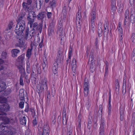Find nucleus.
Wrapping results in <instances>:
<instances>
[{
    "mask_svg": "<svg viewBox=\"0 0 135 135\" xmlns=\"http://www.w3.org/2000/svg\"><path fill=\"white\" fill-rule=\"evenodd\" d=\"M26 11L28 12V15L27 17V20L28 21V23H29L30 27L32 26V23L35 21V20L36 17V16L34 9H30Z\"/></svg>",
    "mask_w": 135,
    "mask_h": 135,
    "instance_id": "nucleus-1",
    "label": "nucleus"
},
{
    "mask_svg": "<svg viewBox=\"0 0 135 135\" xmlns=\"http://www.w3.org/2000/svg\"><path fill=\"white\" fill-rule=\"evenodd\" d=\"M25 22L22 21V23H17L15 28V32L18 36L24 34V32L25 29Z\"/></svg>",
    "mask_w": 135,
    "mask_h": 135,
    "instance_id": "nucleus-2",
    "label": "nucleus"
},
{
    "mask_svg": "<svg viewBox=\"0 0 135 135\" xmlns=\"http://www.w3.org/2000/svg\"><path fill=\"white\" fill-rule=\"evenodd\" d=\"M2 123L0 124V132H3L0 135H9L10 127L8 126L4 125Z\"/></svg>",
    "mask_w": 135,
    "mask_h": 135,
    "instance_id": "nucleus-3",
    "label": "nucleus"
},
{
    "mask_svg": "<svg viewBox=\"0 0 135 135\" xmlns=\"http://www.w3.org/2000/svg\"><path fill=\"white\" fill-rule=\"evenodd\" d=\"M84 93L85 97H87L88 95L90 88L89 81L86 78H85L84 81Z\"/></svg>",
    "mask_w": 135,
    "mask_h": 135,
    "instance_id": "nucleus-4",
    "label": "nucleus"
},
{
    "mask_svg": "<svg viewBox=\"0 0 135 135\" xmlns=\"http://www.w3.org/2000/svg\"><path fill=\"white\" fill-rule=\"evenodd\" d=\"M27 2H23L22 4V6L23 9L25 11H26L30 9H34L33 7L31 5L32 1V0H27Z\"/></svg>",
    "mask_w": 135,
    "mask_h": 135,
    "instance_id": "nucleus-5",
    "label": "nucleus"
},
{
    "mask_svg": "<svg viewBox=\"0 0 135 135\" xmlns=\"http://www.w3.org/2000/svg\"><path fill=\"white\" fill-rule=\"evenodd\" d=\"M4 102L3 101V102L2 103V104L0 106V110L3 113H3V112H8L9 111L10 109V106L9 104Z\"/></svg>",
    "mask_w": 135,
    "mask_h": 135,
    "instance_id": "nucleus-6",
    "label": "nucleus"
},
{
    "mask_svg": "<svg viewBox=\"0 0 135 135\" xmlns=\"http://www.w3.org/2000/svg\"><path fill=\"white\" fill-rule=\"evenodd\" d=\"M90 57L89 58V60H91V64L90 65V70H91V69L94 70V68L95 66V60H94V53L93 52L91 51L90 54Z\"/></svg>",
    "mask_w": 135,
    "mask_h": 135,
    "instance_id": "nucleus-7",
    "label": "nucleus"
},
{
    "mask_svg": "<svg viewBox=\"0 0 135 135\" xmlns=\"http://www.w3.org/2000/svg\"><path fill=\"white\" fill-rule=\"evenodd\" d=\"M49 127L47 124L44 126L43 130L39 131L38 133L39 135H49L50 130Z\"/></svg>",
    "mask_w": 135,
    "mask_h": 135,
    "instance_id": "nucleus-8",
    "label": "nucleus"
},
{
    "mask_svg": "<svg viewBox=\"0 0 135 135\" xmlns=\"http://www.w3.org/2000/svg\"><path fill=\"white\" fill-rule=\"evenodd\" d=\"M129 12L128 9L126 10L124 13V25L125 26L129 22L130 20Z\"/></svg>",
    "mask_w": 135,
    "mask_h": 135,
    "instance_id": "nucleus-9",
    "label": "nucleus"
},
{
    "mask_svg": "<svg viewBox=\"0 0 135 135\" xmlns=\"http://www.w3.org/2000/svg\"><path fill=\"white\" fill-rule=\"evenodd\" d=\"M62 50L60 49L58 52L57 59L55 60L58 61V62H61L62 61L64 56H63Z\"/></svg>",
    "mask_w": 135,
    "mask_h": 135,
    "instance_id": "nucleus-10",
    "label": "nucleus"
},
{
    "mask_svg": "<svg viewBox=\"0 0 135 135\" xmlns=\"http://www.w3.org/2000/svg\"><path fill=\"white\" fill-rule=\"evenodd\" d=\"M41 84L40 86L41 90L44 89L47 90V78L45 77L43 79L41 80Z\"/></svg>",
    "mask_w": 135,
    "mask_h": 135,
    "instance_id": "nucleus-11",
    "label": "nucleus"
},
{
    "mask_svg": "<svg viewBox=\"0 0 135 135\" xmlns=\"http://www.w3.org/2000/svg\"><path fill=\"white\" fill-rule=\"evenodd\" d=\"M104 30L103 34L104 36L106 35L107 36L109 32V24L108 21L106 20L105 21L104 24Z\"/></svg>",
    "mask_w": 135,
    "mask_h": 135,
    "instance_id": "nucleus-12",
    "label": "nucleus"
},
{
    "mask_svg": "<svg viewBox=\"0 0 135 135\" xmlns=\"http://www.w3.org/2000/svg\"><path fill=\"white\" fill-rule=\"evenodd\" d=\"M130 14V22L132 24H133L135 23V10L134 9H131Z\"/></svg>",
    "mask_w": 135,
    "mask_h": 135,
    "instance_id": "nucleus-13",
    "label": "nucleus"
},
{
    "mask_svg": "<svg viewBox=\"0 0 135 135\" xmlns=\"http://www.w3.org/2000/svg\"><path fill=\"white\" fill-rule=\"evenodd\" d=\"M0 120H2L3 122L1 123L4 125L8 124L10 121V119L6 116H0Z\"/></svg>",
    "mask_w": 135,
    "mask_h": 135,
    "instance_id": "nucleus-14",
    "label": "nucleus"
},
{
    "mask_svg": "<svg viewBox=\"0 0 135 135\" xmlns=\"http://www.w3.org/2000/svg\"><path fill=\"white\" fill-rule=\"evenodd\" d=\"M43 25L42 23H39L38 25L36 27L32 28V30L34 31L35 32H40L41 33L42 32Z\"/></svg>",
    "mask_w": 135,
    "mask_h": 135,
    "instance_id": "nucleus-15",
    "label": "nucleus"
},
{
    "mask_svg": "<svg viewBox=\"0 0 135 135\" xmlns=\"http://www.w3.org/2000/svg\"><path fill=\"white\" fill-rule=\"evenodd\" d=\"M92 117L91 116V113L90 112L88 116V119L87 128L89 129H90L92 126Z\"/></svg>",
    "mask_w": 135,
    "mask_h": 135,
    "instance_id": "nucleus-16",
    "label": "nucleus"
},
{
    "mask_svg": "<svg viewBox=\"0 0 135 135\" xmlns=\"http://www.w3.org/2000/svg\"><path fill=\"white\" fill-rule=\"evenodd\" d=\"M46 13L45 12H40L38 15L36 16V17L38 20H43L44 18L46 17Z\"/></svg>",
    "mask_w": 135,
    "mask_h": 135,
    "instance_id": "nucleus-17",
    "label": "nucleus"
},
{
    "mask_svg": "<svg viewBox=\"0 0 135 135\" xmlns=\"http://www.w3.org/2000/svg\"><path fill=\"white\" fill-rule=\"evenodd\" d=\"M13 25V22L11 21L9 22L8 27L7 28L5 31L6 33L8 34L11 33V28H12Z\"/></svg>",
    "mask_w": 135,
    "mask_h": 135,
    "instance_id": "nucleus-18",
    "label": "nucleus"
},
{
    "mask_svg": "<svg viewBox=\"0 0 135 135\" xmlns=\"http://www.w3.org/2000/svg\"><path fill=\"white\" fill-rule=\"evenodd\" d=\"M63 29V24L62 23H59L57 27V31L58 32L60 33L59 35L60 36L63 35V33L62 31Z\"/></svg>",
    "mask_w": 135,
    "mask_h": 135,
    "instance_id": "nucleus-19",
    "label": "nucleus"
},
{
    "mask_svg": "<svg viewBox=\"0 0 135 135\" xmlns=\"http://www.w3.org/2000/svg\"><path fill=\"white\" fill-rule=\"evenodd\" d=\"M25 54H23L19 56L17 59V61L20 63L22 64L24 62L25 58Z\"/></svg>",
    "mask_w": 135,
    "mask_h": 135,
    "instance_id": "nucleus-20",
    "label": "nucleus"
},
{
    "mask_svg": "<svg viewBox=\"0 0 135 135\" xmlns=\"http://www.w3.org/2000/svg\"><path fill=\"white\" fill-rule=\"evenodd\" d=\"M20 52V50L17 49H15L12 50L11 52L12 56L14 57H17L18 56V54Z\"/></svg>",
    "mask_w": 135,
    "mask_h": 135,
    "instance_id": "nucleus-21",
    "label": "nucleus"
},
{
    "mask_svg": "<svg viewBox=\"0 0 135 135\" xmlns=\"http://www.w3.org/2000/svg\"><path fill=\"white\" fill-rule=\"evenodd\" d=\"M6 88V85L5 82L1 81L0 82V93L4 91Z\"/></svg>",
    "mask_w": 135,
    "mask_h": 135,
    "instance_id": "nucleus-22",
    "label": "nucleus"
},
{
    "mask_svg": "<svg viewBox=\"0 0 135 135\" xmlns=\"http://www.w3.org/2000/svg\"><path fill=\"white\" fill-rule=\"evenodd\" d=\"M25 41L23 39L21 38L19 39V43H17L16 46L20 47H23L24 45Z\"/></svg>",
    "mask_w": 135,
    "mask_h": 135,
    "instance_id": "nucleus-23",
    "label": "nucleus"
},
{
    "mask_svg": "<svg viewBox=\"0 0 135 135\" xmlns=\"http://www.w3.org/2000/svg\"><path fill=\"white\" fill-rule=\"evenodd\" d=\"M31 49L29 48L28 49L26 54V56L28 58V59L29 60L31 57L32 55V50L33 49V46L31 45Z\"/></svg>",
    "mask_w": 135,
    "mask_h": 135,
    "instance_id": "nucleus-24",
    "label": "nucleus"
},
{
    "mask_svg": "<svg viewBox=\"0 0 135 135\" xmlns=\"http://www.w3.org/2000/svg\"><path fill=\"white\" fill-rule=\"evenodd\" d=\"M19 96L20 99L22 101H25L24 92L23 89H20L19 91Z\"/></svg>",
    "mask_w": 135,
    "mask_h": 135,
    "instance_id": "nucleus-25",
    "label": "nucleus"
},
{
    "mask_svg": "<svg viewBox=\"0 0 135 135\" xmlns=\"http://www.w3.org/2000/svg\"><path fill=\"white\" fill-rule=\"evenodd\" d=\"M81 11L79 8H78V11L76 14V20H78L80 21L82 20V17L81 14Z\"/></svg>",
    "mask_w": 135,
    "mask_h": 135,
    "instance_id": "nucleus-26",
    "label": "nucleus"
},
{
    "mask_svg": "<svg viewBox=\"0 0 135 135\" xmlns=\"http://www.w3.org/2000/svg\"><path fill=\"white\" fill-rule=\"evenodd\" d=\"M72 49L71 46H70L69 47V54H68V58L69 59L67 60V64H68V62L70 63V61L69 60V59H70L71 58V56L72 54Z\"/></svg>",
    "mask_w": 135,
    "mask_h": 135,
    "instance_id": "nucleus-27",
    "label": "nucleus"
},
{
    "mask_svg": "<svg viewBox=\"0 0 135 135\" xmlns=\"http://www.w3.org/2000/svg\"><path fill=\"white\" fill-rule=\"evenodd\" d=\"M17 68L19 69V72L21 75H23V74H25V69L22 65H19L17 66Z\"/></svg>",
    "mask_w": 135,
    "mask_h": 135,
    "instance_id": "nucleus-28",
    "label": "nucleus"
},
{
    "mask_svg": "<svg viewBox=\"0 0 135 135\" xmlns=\"http://www.w3.org/2000/svg\"><path fill=\"white\" fill-rule=\"evenodd\" d=\"M120 121H123L124 119V111L123 109L122 108L120 110Z\"/></svg>",
    "mask_w": 135,
    "mask_h": 135,
    "instance_id": "nucleus-29",
    "label": "nucleus"
},
{
    "mask_svg": "<svg viewBox=\"0 0 135 135\" xmlns=\"http://www.w3.org/2000/svg\"><path fill=\"white\" fill-rule=\"evenodd\" d=\"M20 121L21 124L24 125H26V119L25 117H20Z\"/></svg>",
    "mask_w": 135,
    "mask_h": 135,
    "instance_id": "nucleus-30",
    "label": "nucleus"
},
{
    "mask_svg": "<svg viewBox=\"0 0 135 135\" xmlns=\"http://www.w3.org/2000/svg\"><path fill=\"white\" fill-rule=\"evenodd\" d=\"M103 31L102 26L100 25V26H98V36L99 37H100L102 36Z\"/></svg>",
    "mask_w": 135,
    "mask_h": 135,
    "instance_id": "nucleus-31",
    "label": "nucleus"
},
{
    "mask_svg": "<svg viewBox=\"0 0 135 135\" xmlns=\"http://www.w3.org/2000/svg\"><path fill=\"white\" fill-rule=\"evenodd\" d=\"M49 5L50 7L53 8L56 7V1L55 0H50L49 3Z\"/></svg>",
    "mask_w": 135,
    "mask_h": 135,
    "instance_id": "nucleus-32",
    "label": "nucleus"
},
{
    "mask_svg": "<svg viewBox=\"0 0 135 135\" xmlns=\"http://www.w3.org/2000/svg\"><path fill=\"white\" fill-rule=\"evenodd\" d=\"M52 71L54 75L55 79L58 78V68L55 69V68H52Z\"/></svg>",
    "mask_w": 135,
    "mask_h": 135,
    "instance_id": "nucleus-33",
    "label": "nucleus"
},
{
    "mask_svg": "<svg viewBox=\"0 0 135 135\" xmlns=\"http://www.w3.org/2000/svg\"><path fill=\"white\" fill-rule=\"evenodd\" d=\"M105 124V121L104 119L102 118L100 120V127L99 128L104 129Z\"/></svg>",
    "mask_w": 135,
    "mask_h": 135,
    "instance_id": "nucleus-34",
    "label": "nucleus"
},
{
    "mask_svg": "<svg viewBox=\"0 0 135 135\" xmlns=\"http://www.w3.org/2000/svg\"><path fill=\"white\" fill-rule=\"evenodd\" d=\"M54 28L49 27L48 29L49 35L51 36L54 34Z\"/></svg>",
    "mask_w": 135,
    "mask_h": 135,
    "instance_id": "nucleus-35",
    "label": "nucleus"
},
{
    "mask_svg": "<svg viewBox=\"0 0 135 135\" xmlns=\"http://www.w3.org/2000/svg\"><path fill=\"white\" fill-rule=\"evenodd\" d=\"M111 13L112 14H114L115 13L116 9V5H111Z\"/></svg>",
    "mask_w": 135,
    "mask_h": 135,
    "instance_id": "nucleus-36",
    "label": "nucleus"
},
{
    "mask_svg": "<svg viewBox=\"0 0 135 135\" xmlns=\"http://www.w3.org/2000/svg\"><path fill=\"white\" fill-rule=\"evenodd\" d=\"M91 25L90 27H89V30H90L91 29L92 31L94 33L95 30V22H91Z\"/></svg>",
    "mask_w": 135,
    "mask_h": 135,
    "instance_id": "nucleus-37",
    "label": "nucleus"
},
{
    "mask_svg": "<svg viewBox=\"0 0 135 135\" xmlns=\"http://www.w3.org/2000/svg\"><path fill=\"white\" fill-rule=\"evenodd\" d=\"M23 18L24 17L21 16H20V15H19L17 17V19L16 20L17 23H22V21H25L24 20H23Z\"/></svg>",
    "mask_w": 135,
    "mask_h": 135,
    "instance_id": "nucleus-38",
    "label": "nucleus"
},
{
    "mask_svg": "<svg viewBox=\"0 0 135 135\" xmlns=\"http://www.w3.org/2000/svg\"><path fill=\"white\" fill-rule=\"evenodd\" d=\"M72 68H75V69L76 66V59L74 58H73L72 61Z\"/></svg>",
    "mask_w": 135,
    "mask_h": 135,
    "instance_id": "nucleus-39",
    "label": "nucleus"
},
{
    "mask_svg": "<svg viewBox=\"0 0 135 135\" xmlns=\"http://www.w3.org/2000/svg\"><path fill=\"white\" fill-rule=\"evenodd\" d=\"M96 7L95 6H94L93 8V9L92 10L91 13V16H96Z\"/></svg>",
    "mask_w": 135,
    "mask_h": 135,
    "instance_id": "nucleus-40",
    "label": "nucleus"
},
{
    "mask_svg": "<svg viewBox=\"0 0 135 135\" xmlns=\"http://www.w3.org/2000/svg\"><path fill=\"white\" fill-rule=\"evenodd\" d=\"M8 95L7 94V90H4L2 92H1V93H0V96L1 97H3Z\"/></svg>",
    "mask_w": 135,
    "mask_h": 135,
    "instance_id": "nucleus-41",
    "label": "nucleus"
},
{
    "mask_svg": "<svg viewBox=\"0 0 135 135\" xmlns=\"http://www.w3.org/2000/svg\"><path fill=\"white\" fill-rule=\"evenodd\" d=\"M4 63V61L2 59L0 60V71L3 70L4 67L3 64Z\"/></svg>",
    "mask_w": 135,
    "mask_h": 135,
    "instance_id": "nucleus-42",
    "label": "nucleus"
},
{
    "mask_svg": "<svg viewBox=\"0 0 135 135\" xmlns=\"http://www.w3.org/2000/svg\"><path fill=\"white\" fill-rule=\"evenodd\" d=\"M72 130L71 128H68L67 131L66 135H73Z\"/></svg>",
    "mask_w": 135,
    "mask_h": 135,
    "instance_id": "nucleus-43",
    "label": "nucleus"
},
{
    "mask_svg": "<svg viewBox=\"0 0 135 135\" xmlns=\"http://www.w3.org/2000/svg\"><path fill=\"white\" fill-rule=\"evenodd\" d=\"M66 7L65 6H64L63 8L62 12L64 13L63 16L64 17H66Z\"/></svg>",
    "mask_w": 135,
    "mask_h": 135,
    "instance_id": "nucleus-44",
    "label": "nucleus"
},
{
    "mask_svg": "<svg viewBox=\"0 0 135 135\" xmlns=\"http://www.w3.org/2000/svg\"><path fill=\"white\" fill-rule=\"evenodd\" d=\"M20 85L23 86L24 85V83L23 79V75H21L20 78Z\"/></svg>",
    "mask_w": 135,
    "mask_h": 135,
    "instance_id": "nucleus-45",
    "label": "nucleus"
},
{
    "mask_svg": "<svg viewBox=\"0 0 135 135\" xmlns=\"http://www.w3.org/2000/svg\"><path fill=\"white\" fill-rule=\"evenodd\" d=\"M105 73L104 74V79H105L108 76V68H105Z\"/></svg>",
    "mask_w": 135,
    "mask_h": 135,
    "instance_id": "nucleus-46",
    "label": "nucleus"
},
{
    "mask_svg": "<svg viewBox=\"0 0 135 135\" xmlns=\"http://www.w3.org/2000/svg\"><path fill=\"white\" fill-rule=\"evenodd\" d=\"M99 135H104V129L99 128Z\"/></svg>",
    "mask_w": 135,
    "mask_h": 135,
    "instance_id": "nucleus-47",
    "label": "nucleus"
},
{
    "mask_svg": "<svg viewBox=\"0 0 135 135\" xmlns=\"http://www.w3.org/2000/svg\"><path fill=\"white\" fill-rule=\"evenodd\" d=\"M55 62L53 64V65L52 66V68H58V63H59L58 61H57L55 60Z\"/></svg>",
    "mask_w": 135,
    "mask_h": 135,
    "instance_id": "nucleus-48",
    "label": "nucleus"
},
{
    "mask_svg": "<svg viewBox=\"0 0 135 135\" xmlns=\"http://www.w3.org/2000/svg\"><path fill=\"white\" fill-rule=\"evenodd\" d=\"M131 39L132 42H133L134 43L135 42V33H132L131 35Z\"/></svg>",
    "mask_w": 135,
    "mask_h": 135,
    "instance_id": "nucleus-49",
    "label": "nucleus"
},
{
    "mask_svg": "<svg viewBox=\"0 0 135 135\" xmlns=\"http://www.w3.org/2000/svg\"><path fill=\"white\" fill-rule=\"evenodd\" d=\"M96 18V16H91V22H95Z\"/></svg>",
    "mask_w": 135,
    "mask_h": 135,
    "instance_id": "nucleus-50",
    "label": "nucleus"
},
{
    "mask_svg": "<svg viewBox=\"0 0 135 135\" xmlns=\"http://www.w3.org/2000/svg\"><path fill=\"white\" fill-rule=\"evenodd\" d=\"M7 53L6 52L3 51L2 54V57L3 59H5L6 58Z\"/></svg>",
    "mask_w": 135,
    "mask_h": 135,
    "instance_id": "nucleus-51",
    "label": "nucleus"
},
{
    "mask_svg": "<svg viewBox=\"0 0 135 135\" xmlns=\"http://www.w3.org/2000/svg\"><path fill=\"white\" fill-rule=\"evenodd\" d=\"M85 106L87 109L88 110L90 106V102L89 100H88V101L86 104Z\"/></svg>",
    "mask_w": 135,
    "mask_h": 135,
    "instance_id": "nucleus-52",
    "label": "nucleus"
},
{
    "mask_svg": "<svg viewBox=\"0 0 135 135\" xmlns=\"http://www.w3.org/2000/svg\"><path fill=\"white\" fill-rule=\"evenodd\" d=\"M32 7H33V8L34 9V7H35L36 8H37V2L36 1L34 0L32 3Z\"/></svg>",
    "mask_w": 135,
    "mask_h": 135,
    "instance_id": "nucleus-53",
    "label": "nucleus"
},
{
    "mask_svg": "<svg viewBox=\"0 0 135 135\" xmlns=\"http://www.w3.org/2000/svg\"><path fill=\"white\" fill-rule=\"evenodd\" d=\"M66 121L67 120L66 119V118L64 117V115H63V122L62 123L64 125H65L66 124Z\"/></svg>",
    "mask_w": 135,
    "mask_h": 135,
    "instance_id": "nucleus-54",
    "label": "nucleus"
},
{
    "mask_svg": "<svg viewBox=\"0 0 135 135\" xmlns=\"http://www.w3.org/2000/svg\"><path fill=\"white\" fill-rule=\"evenodd\" d=\"M29 34V29L28 28H26L25 29V37L27 38L28 37Z\"/></svg>",
    "mask_w": 135,
    "mask_h": 135,
    "instance_id": "nucleus-55",
    "label": "nucleus"
},
{
    "mask_svg": "<svg viewBox=\"0 0 135 135\" xmlns=\"http://www.w3.org/2000/svg\"><path fill=\"white\" fill-rule=\"evenodd\" d=\"M24 102H20L19 103V107L21 108H23L24 107Z\"/></svg>",
    "mask_w": 135,
    "mask_h": 135,
    "instance_id": "nucleus-56",
    "label": "nucleus"
},
{
    "mask_svg": "<svg viewBox=\"0 0 135 135\" xmlns=\"http://www.w3.org/2000/svg\"><path fill=\"white\" fill-rule=\"evenodd\" d=\"M46 14L47 15V18L49 19H50L51 18L52 15V13L51 12H47Z\"/></svg>",
    "mask_w": 135,
    "mask_h": 135,
    "instance_id": "nucleus-57",
    "label": "nucleus"
},
{
    "mask_svg": "<svg viewBox=\"0 0 135 135\" xmlns=\"http://www.w3.org/2000/svg\"><path fill=\"white\" fill-rule=\"evenodd\" d=\"M117 5L118 7V9H119V10H122L123 9V7L122 6L121 3H117Z\"/></svg>",
    "mask_w": 135,
    "mask_h": 135,
    "instance_id": "nucleus-58",
    "label": "nucleus"
},
{
    "mask_svg": "<svg viewBox=\"0 0 135 135\" xmlns=\"http://www.w3.org/2000/svg\"><path fill=\"white\" fill-rule=\"evenodd\" d=\"M118 32L119 33V35L121 36H122L123 35V31L122 28L119 29Z\"/></svg>",
    "mask_w": 135,
    "mask_h": 135,
    "instance_id": "nucleus-59",
    "label": "nucleus"
},
{
    "mask_svg": "<svg viewBox=\"0 0 135 135\" xmlns=\"http://www.w3.org/2000/svg\"><path fill=\"white\" fill-rule=\"evenodd\" d=\"M115 85H117V86H118V91H119V90L120 85L118 79H117L115 80Z\"/></svg>",
    "mask_w": 135,
    "mask_h": 135,
    "instance_id": "nucleus-60",
    "label": "nucleus"
},
{
    "mask_svg": "<svg viewBox=\"0 0 135 135\" xmlns=\"http://www.w3.org/2000/svg\"><path fill=\"white\" fill-rule=\"evenodd\" d=\"M30 111L32 113V114H33V117H34L36 114V113L34 110V109L33 108H31L30 109Z\"/></svg>",
    "mask_w": 135,
    "mask_h": 135,
    "instance_id": "nucleus-61",
    "label": "nucleus"
},
{
    "mask_svg": "<svg viewBox=\"0 0 135 135\" xmlns=\"http://www.w3.org/2000/svg\"><path fill=\"white\" fill-rule=\"evenodd\" d=\"M32 123L33 125H34V126H35L37 125V122L36 119V118H35V119L32 120Z\"/></svg>",
    "mask_w": 135,
    "mask_h": 135,
    "instance_id": "nucleus-62",
    "label": "nucleus"
},
{
    "mask_svg": "<svg viewBox=\"0 0 135 135\" xmlns=\"http://www.w3.org/2000/svg\"><path fill=\"white\" fill-rule=\"evenodd\" d=\"M82 21H80L79 20V21H78V24L79 25H78L77 26V28H78L79 29V30H81V22Z\"/></svg>",
    "mask_w": 135,
    "mask_h": 135,
    "instance_id": "nucleus-63",
    "label": "nucleus"
},
{
    "mask_svg": "<svg viewBox=\"0 0 135 135\" xmlns=\"http://www.w3.org/2000/svg\"><path fill=\"white\" fill-rule=\"evenodd\" d=\"M29 109V107L28 104H27V105L26 106L25 111L26 112H28Z\"/></svg>",
    "mask_w": 135,
    "mask_h": 135,
    "instance_id": "nucleus-64",
    "label": "nucleus"
}]
</instances>
